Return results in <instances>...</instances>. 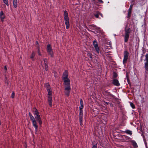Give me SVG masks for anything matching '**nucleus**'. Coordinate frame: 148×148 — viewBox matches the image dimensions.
Here are the masks:
<instances>
[{
	"label": "nucleus",
	"instance_id": "412c9836",
	"mask_svg": "<svg viewBox=\"0 0 148 148\" xmlns=\"http://www.w3.org/2000/svg\"><path fill=\"white\" fill-rule=\"evenodd\" d=\"M132 13V10H129L128 11V16L127 17L128 18H130L131 16V14Z\"/></svg>",
	"mask_w": 148,
	"mask_h": 148
},
{
	"label": "nucleus",
	"instance_id": "dca6fc26",
	"mask_svg": "<svg viewBox=\"0 0 148 148\" xmlns=\"http://www.w3.org/2000/svg\"><path fill=\"white\" fill-rule=\"evenodd\" d=\"M133 145L134 148H137L138 145L135 141L132 140L131 141Z\"/></svg>",
	"mask_w": 148,
	"mask_h": 148
},
{
	"label": "nucleus",
	"instance_id": "2f4dec72",
	"mask_svg": "<svg viewBox=\"0 0 148 148\" xmlns=\"http://www.w3.org/2000/svg\"><path fill=\"white\" fill-rule=\"evenodd\" d=\"M14 96L15 93L14 92H13L11 95V97L12 98H14Z\"/></svg>",
	"mask_w": 148,
	"mask_h": 148
},
{
	"label": "nucleus",
	"instance_id": "58836bf2",
	"mask_svg": "<svg viewBox=\"0 0 148 148\" xmlns=\"http://www.w3.org/2000/svg\"><path fill=\"white\" fill-rule=\"evenodd\" d=\"M99 15L101 17H103L102 14L101 13H100V12H99Z\"/></svg>",
	"mask_w": 148,
	"mask_h": 148
},
{
	"label": "nucleus",
	"instance_id": "72a5a7b5",
	"mask_svg": "<svg viewBox=\"0 0 148 148\" xmlns=\"http://www.w3.org/2000/svg\"><path fill=\"white\" fill-rule=\"evenodd\" d=\"M133 6V5H131L129 10H132V9Z\"/></svg>",
	"mask_w": 148,
	"mask_h": 148
},
{
	"label": "nucleus",
	"instance_id": "7ed1b4c3",
	"mask_svg": "<svg viewBox=\"0 0 148 148\" xmlns=\"http://www.w3.org/2000/svg\"><path fill=\"white\" fill-rule=\"evenodd\" d=\"M68 13L66 10L64 11V19L65 21V24L66 25V28L68 29L69 28L70 25L69 23V18L68 17Z\"/></svg>",
	"mask_w": 148,
	"mask_h": 148
},
{
	"label": "nucleus",
	"instance_id": "ea45409f",
	"mask_svg": "<svg viewBox=\"0 0 148 148\" xmlns=\"http://www.w3.org/2000/svg\"><path fill=\"white\" fill-rule=\"evenodd\" d=\"M36 45H37V47H38V46H39V45H38V41H36Z\"/></svg>",
	"mask_w": 148,
	"mask_h": 148
},
{
	"label": "nucleus",
	"instance_id": "cd10ccee",
	"mask_svg": "<svg viewBox=\"0 0 148 148\" xmlns=\"http://www.w3.org/2000/svg\"><path fill=\"white\" fill-rule=\"evenodd\" d=\"M0 16V18H1V21L2 22H3V19L5 18V15H2V16Z\"/></svg>",
	"mask_w": 148,
	"mask_h": 148
},
{
	"label": "nucleus",
	"instance_id": "39448f33",
	"mask_svg": "<svg viewBox=\"0 0 148 148\" xmlns=\"http://www.w3.org/2000/svg\"><path fill=\"white\" fill-rule=\"evenodd\" d=\"M84 106H80L79 107V120L81 123H82L83 117V110Z\"/></svg>",
	"mask_w": 148,
	"mask_h": 148
},
{
	"label": "nucleus",
	"instance_id": "6e6552de",
	"mask_svg": "<svg viewBox=\"0 0 148 148\" xmlns=\"http://www.w3.org/2000/svg\"><path fill=\"white\" fill-rule=\"evenodd\" d=\"M64 82V87H71L69 79L63 80Z\"/></svg>",
	"mask_w": 148,
	"mask_h": 148
},
{
	"label": "nucleus",
	"instance_id": "aec40b11",
	"mask_svg": "<svg viewBox=\"0 0 148 148\" xmlns=\"http://www.w3.org/2000/svg\"><path fill=\"white\" fill-rule=\"evenodd\" d=\"M99 12L98 11H97L96 12V14H94V16H95V17L96 18H100V17H99Z\"/></svg>",
	"mask_w": 148,
	"mask_h": 148
},
{
	"label": "nucleus",
	"instance_id": "423d86ee",
	"mask_svg": "<svg viewBox=\"0 0 148 148\" xmlns=\"http://www.w3.org/2000/svg\"><path fill=\"white\" fill-rule=\"evenodd\" d=\"M145 57V68L146 71H148V54H146Z\"/></svg>",
	"mask_w": 148,
	"mask_h": 148
},
{
	"label": "nucleus",
	"instance_id": "f03ea898",
	"mask_svg": "<svg viewBox=\"0 0 148 148\" xmlns=\"http://www.w3.org/2000/svg\"><path fill=\"white\" fill-rule=\"evenodd\" d=\"M131 30L129 28H126V27L125 29V35H124V41L126 42L128 40L129 37V34L131 32Z\"/></svg>",
	"mask_w": 148,
	"mask_h": 148
},
{
	"label": "nucleus",
	"instance_id": "20e7f679",
	"mask_svg": "<svg viewBox=\"0 0 148 148\" xmlns=\"http://www.w3.org/2000/svg\"><path fill=\"white\" fill-rule=\"evenodd\" d=\"M47 51L49 55H50L51 57H53V53L50 44H48L47 45Z\"/></svg>",
	"mask_w": 148,
	"mask_h": 148
},
{
	"label": "nucleus",
	"instance_id": "9d476101",
	"mask_svg": "<svg viewBox=\"0 0 148 148\" xmlns=\"http://www.w3.org/2000/svg\"><path fill=\"white\" fill-rule=\"evenodd\" d=\"M93 43L96 51L97 53H99V50L97 42L96 41L94 40L93 42Z\"/></svg>",
	"mask_w": 148,
	"mask_h": 148
},
{
	"label": "nucleus",
	"instance_id": "0eeeda50",
	"mask_svg": "<svg viewBox=\"0 0 148 148\" xmlns=\"http://www.w3.org/2000/svg\"><path fill=\"white\" fill-rule=\"evenodd\" d=\"M129 53L127 51H125L124 52V58L123 60V63L125 64L126 63L128 57Z\"/></svg>",
	"mask_w": 148,
	"mask_h": 148
},
{
	"label": "nucleus",
	"instance_id": "ddd939ff",
	"mask_svg": "<svg viewBox=\"0 0 148 148\" xmlns=\"http://www.w3.org/2000/svg\"><path fill=\"white\" fill-rule=\"evenodd\" d=\"M43 60L45 64V69L46 71H47L48 70V60L47 59L44 58L43 59Z\"/></svg>",
	"mask_w": 148,
	"mask_h": 148
},
{
	"label": "nucleus",
	"instance_id": "f3484780",
	"mask_svg": "<svg viewBox=\"0 0 148 148\" xmlns=\"http://www.w3.org/2000/svg\"><path fill=\"white\" fill-rule=\"evenodd\" d=\"M90 26V29H93L94 30H95L96 29H97V28L96 25H91Z\"/></svg>",
	"mask_w": 148,
	"mask_h": 148
},
{
	"label": "nucleus",
	"instance_id": "2eb2a0df",
	"mask_svg": "<svg viewBox=\"0 0 148 148\" xmlns=\"http://www.w3.org/2000/svg\"><path fill=\"white\" fill-rule=\"evenodd\" d=\"M112 83L114 85L117 86H119L120 85V84L119 82V81L117 79H113L112 82Z\"/></svg>",
	"mask_w": 148,
	"mask_h": 148
},
{
	"label": "nucleus",
	"instance_id": "e433bc0d",
	"mask_svg": "<svg viewBox=\"0 0 148 148\" xmlns=\"http://www.w3.org/2000/svg\"><path fill=\"white\" fill-rule=\"evenodd\" d=\"M92 148H97V146L96 145H94Z\"/></svg>",
	"mask_w": 148,
	"mask_h": 148
},
{
	"label": "nucleus",
	"instance_id": "79ce46f5",
	"mask_svg": "<svg viewBox=\"0 0 148 148\" xmlns=\"http://www.w3.org/2000/svg\"><path fill=\"white\" fill-rule=\"evenodd\" d=\"M126 77H128V75L127 73V74H126Z\"/></svg>",
	"mask_w": 148,
	"mask_h": 148
},
{
	"label": "nucleus",
	"instance_id": "7c9ffc66",
	"mask_svg": "<svg viewBox=\"0 0 148 148\" xmlns=\"http://www.w3.org/2000/svg\"><path fill=\"white\" fill-rule=\"evenodd\" d=\"M80 103L81 106H84L83 103L82 99H80Z\"/></svg>",
	"mask_w": 148,
	"mask_h": 148
},
{
	"label": "nucleus",
	"instance_id": "6ab92c4d",
	"mask_svg": "<svg viewBox=\"0 0 148 148\" xmlns=\"http://www.w3.org/2000/svg\"><path fill=\"white\" fill-rule=\"evenodd\" d=\"M17 0H13V6L15 8H16L17 7Z\"/></svg>",
	"mask_w": 148,
	"mask_h": 148
},
{
	"label": "nucleus",
	"instance_id": "4468645a",
	"mask_svg": "<svg viewBox=\"0 0 148 148\" xmlns=\"http://www.w3.org/2000/svg\"><path fill=\"white\" fill-rule=\"evenodd\" d=\"M32 121V122L33 125L35 128L36 131H37L38 128V126L37 125L36 121L35 119H34Z\"/></svg>",
	"mask_w": 148,
	"mask_h": 148
},
{
	"label": "nucleus",
	"instance_id": "c85d7f7f",
	"mask_svg": "<svg viewBox=\"0 0 148 148\" xmlns=\"http://www.w3.org/2000/svg\"><path fill=\"white\" fill-rule=\"evenodd\" d=\"M38 55L39 56H41V54L40 53V47L39 46H38Z\"/></svg>",
	"mask_w": 148,
	"mask_h": 148
},
{
	"label": "nucleus",
	"instance_id": "473e14b6",
	"mask_svg": "<svg viewBox=\"0 0 148 148\" xmlns=\"http://www.w3.org/2000/svg\"><path fill=\"white\" fill-rule=\"evenodd\" d=\"M4 15L3 12V11H1L0 12V16Z\"/></svg>",
	"mask_w": 148,
	"mask_h": 148
},
{
	"label": "nucleus",
	"instance_id": "c9c22d12",
	"mask_svg": "<svg viewBox=\"0 0 148 148\" xmlns=\"http://www.w3.org/2000/svg\"><path fill=\"white\" fill-rule=\"evenodd\" d=\"M4 69H5V72H6V71H7V67H6V66H4Z\"/></svg>",
	"mask_w": 148,
	"mask_h": 148
},
{
	"label": "nucleus",
	"instance_id": "f8f14e48",
	"mask_svg": "<svg viewBox=\"0 0 148 148\" xmlns=\"http://www.w3.org/2000/svg\"><path fill=\"white\" fill-rule=\"evenodd\" d=\"M68 72L65 71L63 73V79H69L68 78Z\"/></svg>",
	"mask_w": 148,
	"mask_h": 148
},
{
	"label": "nucleus",
	"instance_id": "a19ab883",
	"mask_svg": "<svg viewBox=\"0 0 148 148\" xmlns=\"http://www.w3.org/2000/svg\"><path fill=\"white\" fill-rule=\"evenodd\" d=\"M105 103H106L107 105H108L109 103L108 102H104Z\"/></svg>",
	"mask_w": 148,
	"mask_h": 148
},
{
	"label": "nucleus",
	"instance_id": "4be33fe9",
	"mask_svg": "<svg viewBox=\"0 0 148 148\" xmlns=\"http://www.w3.org/2000/svg\"><path fill=\"white\" fill-rule=\"evenodd\" d=\"M29 114L30 119L32 121L35 119L34 117H33V116L31 114V113L30 112H29Z\"/></svg>",
	"mask_w": 148,
	"mask_h": 148
},
{
	"label": "nucleus",
	"instance_id": "a211bd4d",
	"mask_svg": "<svg viewBox=\"0 0 148 148\" xmlns=\"http://www.w3.org/2000/svg\"><path fill=\"white\" fill-rule=\"evenodd\" d=\"M33 111L34 112V114L35 115L39 113L37 109L35 108H34Z\"/></svg>",
	"mask_w": 148,
	"mask_h": 148
},
{
	"label": "nucleus",
	"instance_id": "9b49d317",
	"mask_svg": "<svg viewBox=\"0 0 148 148\" xmlns=\"http://www.w3.org/2000/svg\"><path fill=\"white\" fill-rule=\"evenodd\" d=\"M35 115H36L35 117V119L38 122L40 125H41L42 124V121L39 113Z\"/></svg>",
	"mask_w": 148,
	"mask_h": 148
},
{
	"label": "nucleus",
	"instance_id": "f704fd0d",
	"mask_svg": "<svg viewBox=\"0 0 148 148\" xmlns=\"http://www.w3.org/2000/svg\"><path fill=\"white\" fill-rule=\"evenodd\" d=\"M127 79L128 83H129L130 82V79L129 77H127Z\"/></svg>",
	"mask_w": 148,
	"mask_h": 148
},
{
	"label": "nucleus",
	"instance_id": "1a4fd4ad",
	"mask_svg": "<svg viewBox=\"0 0 148 148\" xmlns=\"http://www.w3.org/2000/svg\"><path fill=\"white\" fill-rule=\"evenodd\" d=\"M71 89V87H64L65 94L67 96L69 95Z\"/></svg>",
	"mask_w": 148,
	"mask_h": 148
},
{
	"label": "nucleus",
	"instance_id": "4c0bfd02",
	"mask_svg": "<svg viewBox=\"0 0 148 148\" xmlns=\"http://www.w3.org/2000/svg\"><path fill=\"white\" fill-rule=\"evenodd\" d=\"M98 0L99 2H100L102 3H103V1H102V0Z\"/></svg>",
	"mask_w": 148,
	"mask_h": 148
},
{
	"label": "nucleus",
	"instance_id": "c756f323",
	"mask_svg": "<svg viewBox=\"0 0 148 148\" xmlns=\"http://www.w3.org/2000/svg\"><path fill=\"white\" fill-rule=\"evenodd\" d=\"M130 104V106H131L134 109L135 108V105H134V104L133 103H131Z\"/></svg>",
	"mask_w": 148,
	"mask_h": 148
},
{
	"label": "nucleus",
	"instance_id": "5701e85b",
	"mask_svg": "<svg viewBox=\"0 0 148 148\" xmlns=\"http://www.w3.org/2000/svg\"><path fill=\"white\" fill-rule=\"evenodd\" d=\"M125 132L127 134H130V135H131L132 134V132L129 130H126Z\"/></svg>",
	"mask_w": 148,
	"mask_h": 148
},
{
	"label": "nucleus",
	"instance_id": "a878e982",
	"mask_svg": "<svg viewBox=\"0 0 148 148\" xmlns=\"http://www.w3.org/2000/svg\"><path fill=\"white\" fill-rule=\"evenodd\" d=\"M117 76V74L115 73V72H114L113 73V78H116Z\"/></svg>",
	"mask_w": 148,
	"mask_h": 148
},
{
	"label": "nucleus",
	"instance_id": "b1692460",
	"mask_svg": "<svg viewBox=\"0 0 148 148\" xmlns=\"http://www.w3.org/2000/svg\"><path fill=\"white\" fill-rule=\"evenodd\" d=\"M4 3H5L7 6H9L8 0H3Z\"/></svg>",
	"mask_w": 148,
	"mask_h": 148
},
{
	"label": "nucleus",
	"instance_id": "bb28decb",
	"mask_svg": "<svg viewBox=\"0 0 148 148\" xmlns=\"http://www.w3.org/2000/svg\"><path fill=\"white\" fill-rule=\"evenodd\" d=\"M35 53L34 52H32V54L30 56V58L32 59H33V58H34V56H35Z\"/></svg>",
	"mask_w": 148,
	"mask_h": 148
},
{
	"label": "nucleus",
	"instance_id": "393cba45",
	"mask_svg": "<svg viewBox=\"0 0 148 148\" xmlns=\"http://www.w3.org/2000/svg\"><path fill=\"white\" fill-rule=\"evenodd\" d=\"M87 56L88 57H89L91 60H92V54L90 53H88L87 54Z\"/></svg>",
	"mask_w": 148,
	"mask_h": 148
},
{
	"label": "nucleus",
	"instance_id": "f257e3e1",
	"mask_svg": "<svg viewBox=\"0 0 148 148\" xmlns=\"http://www.w3.org/2000/svg\"><path fill=\"white\" fill-rule=\"evenodd\" d=\"M45 86L48 92V101L50 107H51L52 106L51 97L52 91L49 84L47 83L45 84Z\"/></svg>",
	"mask_w": 148,
	"mask_h": 148
}]
</instances>
